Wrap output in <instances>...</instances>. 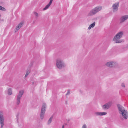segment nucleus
<instances>
[{
	"instance_id": "nucleus-1",
	"label": "nucleus",
	"mask_w": 128,
	"mask_h": 128,
	"mask_svg": "<svg viewBox=\"0 0 128 128\" xmlns=\"http://www.w3.org/2000/svg\"><path fill=\"white\" fill-rule=\"evenodd\" d=\"M123 34V32L121 31L118 32L114 37L113 38V41L116 43H120L124 42L122 40H120L122 38Z\"/></svg>"
},
{
	"instance_id": "nucleus-2",
	"label": "nucleus",
	"mask_w": 128,
	"mask_h": 128,
	"mask_svg": "<svg viewBox=\"0 0 128 128\" xmlns=\"http://www.w3.org/2000/svg\"><path fill=\"white\" fill-rule=\"evenodd\" d=\"M102 8V6H99L96 7L90 11L88 14V16H90L95 14L101 10Z\"/></svg>"
},
{
	"instance_id": "nucleus-3",
	"label": "nucleus",
	"mask_w": 128,
	"mask_h": 128,
	"mask_svg": "<svg viewBox=\"0 0 128 128\" xmlns=\"http://www.w3.org/2000/svg\"><path fill=\"white\" fill-rule=\"evenodd\" d=\"M56 65L57 68L59 69H61L65 66L64 62L60 58H58L56 59Z\"/></svg>"
},
{
	"instance_id": "nucleus-4",
	"label": "nucleus",
	"mask_w": 128,
	"mask_h": 128,
	"mask_svg": "<svg viewBox=\"0 0 128 128\" xmlns=\"http://www.w3.org/2000/svg\"><path fill=\"white\" fill-rule=\"evenodd\" d=\"M106 65L110 68H115L118 66V64L115 62H106Z\"/></svg>"
},
{
	"instance_id": "nucleus-5",
	"label": "nucleus",
	"mask_w": 128,
	"mask_h": 128,
	"mask_svg": "<svg viewBox=\"0 0 128 128\" xmlns=\"http://www.w3.org/2000/svg\"><path fill=\"white\" fill-rule=\"evenodd\" d=\"M24 91L23 90H21L19 92L18 94L16 99V104L17 105H18L20 102V100L22 97Z\"/></svg>"
},
{
	"instance_id": "nucleus-6",
	"label": "nucleus",
	"mask_w": 128,
	"mask_h": 128,
	"mask_svg": "<svg viewBox=\"0 0 128 128\" xmlns=\"http://www.w3.org/2000/svg\"><path fill=\"white\" fill-rule=\"evenodd\" d=\"M119 2H118L113 4L112 6V10L114 12H117L118 10Z\"/></svg>"
},
{
	"instance_id": "nucleus-7",
	"label": "nucleus",
	"mask_w": 128,
	"mask_h": 128,
	"mask_svg": "<svg viewBox=\"0 0 128 128\" xmlns=\"http://www.w3.org/2000/svg\"><path fill=\"white\" fill-rule=\"evenodd\" d=\"M112 104V102L111 101H110L102 106V108L104 109L107 110L111 106Z\"/></svg>"
},
{
	"instance_id": "nucleus-8",
	"label": "nucleus",
	"mask_w": 128,
	"mask_h": 128,
	"mask_svg": "<svg viewBox=\"0 0 128 128\" xmlns=\"http://www.w3.org/2000/svg\"><path fill=\"white\" fill-rule=\"evenodd\" d=\"M122 117L125 119H127L128 117V111L126 110L119 113Z\"/></svg>"
},
{
	"instance_id": "nucleus-9",
	"label": "nucleus",
	"mask_w": 128,
	"mask_h": 128,
	"mask_svg": "<svg viewBox=\"0 0 128 128\" xmlns=\"http://www.w3.org/2000/svg\"><path fill=\"white\" fill-rule=\"evenodd\" d=\"M4 118L3 116L2 113L1 112H0V123L1 127L2 128L4 125Z\"/></svg>"
},
{
	"instance_id": "nucleus-10",
	"label": "nucleus",
	"mask_w": 128,
	"mask_h": 128,
	"mask_svg": "<svg viewBox=\"0 0 128 128\" xmlns=\"http://www.w3.org/2000/svg\"><path fill=\"white\" fill-rule=\"evenodd\" d=\"M128 19V15L122 16L120 18V23L123 22Z\"/></svg>"
},
{
	"instance_id": "nucleus-11",
	"label": "nucleus",
	"mask_w": 128,
	"mask_h": 128,
	"mask_svg": "<svg viewBox=\"0 0 128 128\" xmlns=\"http://www.w3.org/2000/svg\"><path fill=\"white\" fill-rule=\"evenodd\" d=\"M117 107L119 113L126 110L124 107L120 104H118Z\"/></svg>"
},
{
	"instance_id": "nucleus-12",
	"label": "nucleus",
	"mask_w": 128,
	"mask_h": 128,
	"mask_svg": "<svg viewBox=\"0 0 128 128\" xmlns=\"http://www.w3.org/2000/svg\"><path fill=\"white\" fill-rule=\"evenodd\" d=\"M24 24L23 22H21L20 24H19L16 27L15 29V31L16 32L22 27L23 26Z\"/></svg>"
},
{
	"instance_id": "nucleus-13",
	"label": "nucleus",
	"mask_w": 128,
	"mask_h": 128,
	"mask_svg": "<svg viewBox=\"0 0 128 128\" xmlns=\"http://www.w3.org/2000/svg\"><path fill=\"white\" fill-rule=\"evenodd\" d=\"M94 114L96 116H103L106 114L107 113L104 112H95Z\"/></svg>"
},
{
	"instance_id": "nucleus-14",
	"label": "nucleus",
	"mask_w": 128,
	"mask_h": 128,
	"mask_svg": "<svg viewBox=\"0 0 128 128\" xmlns=\"http://www.w3.org/2000/svg\"><path fill=\"white\" fill-rule=\"evenodd\" d=\"M46 105L45 104H43L42 105V108L41 112H45L46 109Z\"/></svg>"
},
{
	"instance_id": "nucleus-15",
	"label": "nucleus",
	"mask_w": 128,
	"mask_h": 128,
	"mask_svg": "<svg viewBox=\"0 0 128 128\" xmlns=\"http://www.w3.org/2000/svg\"><path fill=\"white\" fill-rule=\"evenodd\" d=\"M96 24V22H93L92 24L90 25L88 27V28L89 30L90 29L92 28H93L94 27Z\"/></svg>"
},
{
	"instance_id": "nucleus-16",
	"label": "nucleus",
	"mask_w": 128,
	"mask_h": 128,
	"mask_svg": "<svg viewBox=\"0 0 128 128\" xmlns=\"http://www.w3.org/2000/svg\"><path fill=\"white\" fill-rule=\"evenodd\" d=\"M12 90L11 88H9L8 90V94L9 95H10L12 94Z\"/></svg>"
},
{
	"instance_id": "nucleus-17",
	"label": "nucleus",
	"mask_w": 128,
	"mask_h": 128,
	"mask_svg": "<svg viewBox=\"0 0 128 128\" xmlns=\"http://www.w3.org/2000/svg\"><path fill=\"white\" fill-rule=\"evenodd\" d=\"M44 112H41L40 114V118L42 120L44 116Z\"/></svg>"
},
{
	"instance_id": "nucleus-18",
	"label": "nucleus",
	"mask_w": 128,
	"mask_h": 128,
	"mask_svg": "<svg viewBox=\"0 0 128 128\" xmlns=\"http://www.w3.org/2000/svg\"><path fill=\"white\" fill-rule=\"evenodd\" d=\"M52 118H53V116H52L50 118V119H49V120H48V124H50L51 123V122L52 121Z\"/></svg>"
},
{
	"instance_id": "nucleus-19",
	"label": "nucleus",
	"mask_w": 128,
	"mask_h": 128,
	"mask_svg": "<svg viewBox=\"0 0 128 128\" xmlns=\"http://www.w3.org/2000/svg\"><path fill=\"white\" fill-rule=\"evenodd\" d=\"M50 5L49 4H48L44 8L43 10H45L47 9L50 6Z\"/></svg>"
},
{
	"instance_id": "nucleus-20",
	"label": "nucleus",
	"mask_w": 128,
	"mask_h": 128,
	"mask_svg": "<svg viewBox=\"0 0 128 128\" xmlns=\"http://www.w3.org/2000/svg\"><path fill=\"white\" fill-rule=\"evenodd\" d=\"M30 73V71L29 70H28L26 71V75H25V77H26L28 76V74Z\"/></svg>"
},
{
	"instance_id": "nucleus-21",
	"label": "nucleus",
	"mask_w": 128,
	"mask_h": 128,
	"mask_svg": "<svg viewBox=\"0 0 128 128\" xmlns=\"http://www.w3.org/2000/svg\"><path fill=\"white\" fill-rule=\"evenodd\" d=\"M0 10H2L4 11L5 10V9L4 8L0 6Z\"/></svg>"
},
{
	"instance_id": "nucleus-22",
	"label": "nucleus",
	"mask_w": 128,
	"mask_h": 128,
	"mask_svg": "<svg viewBox=\"0 0 128 128\" xmlns=\"http://www.w3.org/2000/svg\"><path fill=\"white\" fill-rule=\"evenodd\" d=\"M121 86L123 88H125L126 87L125 84L123 83H122L121 84Z\"/></svg>"
},
{
	"instance_id": "nucleus-23",
	"label": "nucleus",
	"mask_w": 128,
	"mask_h": 128,
	"mask_svg": "<svg viewBox=\"0 0 128 128\" xmlns=\"http://www.w3.org/2000/svg\"><path fill=\"white\" fill-rule=\"evenodd\" d=\"M70 90H68V91L67 92L66 94V95H69L70 94Z\"/></svg>"
},
{
	"instance_id": "nucleus-24",
	"label": "nucleus",
	"mask_w": 128,
	"mask_h": 128,
	"mask_svg": "<svg viewBox=\"0 0 128 128\" xmlns=\"http://www.w3.org/2000/svg\"><path fill=\"white\" fill-rule=\"evenodd\" d=\"M34 15L37 16V17L38 16V14L37 12H34Z\"/></svg>"
},
{
	"instance_id": "nucleus-25",
	"label": "nucleus",
	"mask_w": 128,
	"mask_h": 128,
	"mask_svg": "<svg viewBox=\"0 0 128 128\" xmlns=\"http://www.w3.org/2000/svg\"><path fill=\"white\" fill-rule=\"evenodd\" d=\"M82 128H86V124H84L82 126Z\"/></svg>"
},
{
	"instance_id": "nucleus-26",
	"label": "nucleus",
	"mask_w": 128,
	"mask_h": 128,
	"mask_svg": "<svg viewBox=\"0 0 128 128\" xmlns=\"http://www.w3.org/2000/svg\"><path fill=\"white\" fill-rule=\"evenodd\" d=\"M53 1V0H50L48 4H50V5L51 4L52 2Z\"/></svg>"
},
{
	"instance_id": "nucleus-27",
	"label": "nucleus",
	"mask_w": 128,
	"mask_h": 128,
	"mask_svg": "<svg viewBox=\"0 0 128 128\" xmlns=\"http://www.w3.org/2000/svg\"><path fill=\"white\" fill-rule=\"evenodd\" d=\"M64 125H63L62 126V128H64Z\"/></svg>"
}]
</instances>
